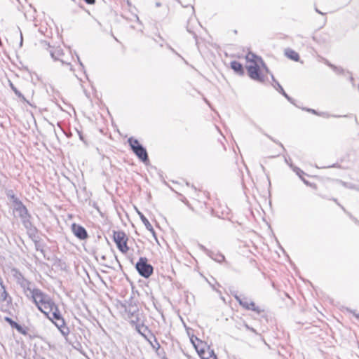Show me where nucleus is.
Segmentation results:
<instances>
[{"instance_id":"1","label":"nucleus","mask_w":359,"mask_h":359,"mask_svg":"<svg viewBox=\"0 0 359 359\" xmlns=\"http://www.w3.org/2000/svg\"><path fill=\"white\" fill-rule=\"evenodd\" d=\"M48 304H43L42 306H39L38 309L58 328L64 337L67 336L70 331L66 325L58 306L55 303L53 299L49 300Z\"/></svg>"},{"instance_id":"2","label":"nucleus","mask_w":359,"mask_h":359,"mask_svg":"<svg viewBox=\"0 0 359 359\" xmlns=\"http://www.w3.org/2000/svg\"><path fill=\"white\" fill-rule=\"evenodd\" d=\"M11 274L16 283L22 287L25 293L29 292L31 294L32 290L35 289L32 287V282L25 278L18 269L12 268L11 269Z\"/></svg>"},{"instance_id":"3","label":"nucleus","mask_w":359,"mask_h":359,"mask_svg":"<svg viewBox=\"0 0 359 359\" xmlns=\"http://www.w3.org/2000/svg\"><path fill=\"white\" fill-rule=\"evenodd\" d=\"M41 44L43 48L49 51L51 57L54 60H59L62 65H70V62L66 59L65 55L60 47L51 48L45 41H41Z\"/></svg>"},{"instance_id":"4","label":"nucleus","mask_w":359,"mask_h":359,"mask_svg":"<svg viewBox=\"0 0 359 359\" xmlns=\"http://www.w3.org/2000/svg\"><path fill=\"white\" fill-rule=\"evenodd\" d=\"M132 151L143 162L149 161L148 154L146 149L139 143V141L133 137H130L128 140Z\"/></svg>"},{"instance_id":"5","label":"nucleus","mask_w":359,"mask_h":359,"mask_svg":"<svg viewBox=\"0 0 359 359\" xmlns=\"http://www.w3.org/2000/svg\"><path fill=\"white\" fill-rule=\"evenodd\" d=\"M135 269L141 276L146 278H149L154 271L153 266L148 264L147 259L143 257L139 259L135 265Z\"/></svg>"},{"instance_id":"6","label":"nucleus","mask_w":359,"mask_h":359,"mask_svg":"<svg viewBox=\"0 0 359 359\" xmlns=\"http://www.w3.org/2000/svg\"><path fill=\"white\" fill-rule=\"evenodd\" d=\"M31 298L33 302L39 309V306H42L43 304H48V301L52 298L47 294L44 293L42 290L39 288H35L32 290Z\"/></svg>"},{"instance_id":"7","label":"nucleus","mask_w":359,"mask_h":359,"mask_svg":"<svg viewBox=\"0 0 359 359\" xmlns=\"http://www.w3.org/2000/svg\"><path fill=\"white\" fill-rule=\"evenodd\" d=\"M113 238L118 249L121 252L126 253L128 251L129 248L127 245L128 237L125 232L122 231H114Z\"/></svg>"},{"instance_id":"8","label":"nucleus","mask_w":359,"mask_h":359,"mask_svg":"<svg viewBox=\"0 0 359 359\" xmlns=\"http://www.w3.org/2000/svg\"><path fill=\"white\" fill-rule=\"evenodd\" d=\"M247 70L249 76L252 79L259 82L264 81V76L260 73L259 67L257 62H255V64L247 66Z\"/></svg>"},{"instance_id":"9","label":"nucleus","mask_w":359,"mask_h":359,"mask_svg":"<svg viewBox=\"0 0 359 359\" xmlns=\"http://www.w3.org/2000/svg\"><path fill=\"white\" fill-rule=\"evenodd\" d=\"M13 213L21 219L27 217H31L27 208L23 205L20 200L19 201H15V203L13 204Z\"/></svg>"},{"instance_id":"10","label":"nucleus","mask_w":359,"mask_h":359,"mask_svg":"<svg viewBox=\"0 0 359 359\" xmlns=\"http://www.w3.org/2000/svg\"><path fill=\"white\" fill-rule=\"evenodd\" d=\"M72 231L74 236L80 240H85L88 237L86 229L83 226L75 223L72 224Z\"/></svg>"},{"instance_id":"11","label":"nucleus","mask_w":359,"mask_h":359,"mask_svg":"<svg viewBox=\"0 0 359 359\" xmlns=\"http://www.w3.org/2000/svg\"><path fill=\"white\" fill-rule=\"evenodd\" d=\"M137 213H138V215H139L142 222L144 224L146 229L148 231H149L152 233L153 236L156 239V232H155L153 226H151V224L149 222V220L146 218V217L141 212L137 211Z\"/></svg>"},{"instance_id":"12","label":"nucleus","mask_w":359,"mask_h":359,"mask_svg":"<svg viewBox=\"0 0 359 359\" xmlns=\"http://www.w3.org/2000/svg\"><path fill=\"white\" fill-rule=\"evenodd\" d=\"M198 353L202 359H217L213 350H210V348H208V351L201 349L198 351Z\"/></svg>"},{"instance_id":"13","label":"nucleus","mask_w":359,"mask_h":359,"mask_svg":"<svg viewBox=\"0 0 359 359\" xmlns=\"http://www.w3.org/2000/svg\"><path fill=\"white\" fill-rule=\"evenodd\" d=\"M271 78L273 82L275 83V85L273 87L276 88L277 91H278L280 94H282L288 101L290 102H292V98L285 93L283 88L281 86V85L275 79L273 74H271Z\"/></svg>"},{"instance_id":"14","label":"nucleus","mask_w":359,"mask_h":359,"mask_svg":"<svg viewBox=\"0 0 359 359\" xmlns=\"http://www.w3.org/2000/svg\"><path fill=\"white\" fill-rule=\"evenodd\" d=\"M231 67L235 72H236L239 75H243L244 74V70L242 65L237 62L233 61L231 62Z\"/></svg>"},{"instance_id":"15","label":"nucleus","mask_w":359,"mask_h":359,"mask_svg":"<svg viewBox=\"0 0 359 359\" xmlns=\"http://www.w3.org/2000/svg\"><path fill=\"white\" fill-rule=\"evenodd\" d=\"M285 54L288 58H290L294 61H299V54L292 49H290V48L285 49Z\"/></svg>"},{"instance_id":"16","label":"nucleus","mask_w":359,"mask_h":359,"mask_svg":"<svg viewBox=\"0 0 359 359\" xmlns=\"http://www.w3.org/2000/svg\"><path fill=\"white\" fill-rule=\"evenodd\" d=\"M235 299L237 300V302L239 303V304L244 308L246 310H248L249 309V304L250 303V300H249L246 297L241 298V297L236 295Z\"/></svg>"},{"instance_id":"17","label":"nucleus","mask_w":359,"mask_h":359,"mask_svg":"<svg viewBox=\"0 0 359 359\" xmlns=\"http://www.w3.org/2000/svg\"><path fill=\"white\" fill-rule=\"evenodd\" d=\"M135 329L139 334H140L145 339H147L145 332H149V330L147 326H144L143 324H138V325H136Z\"/></svg>"},{"instance_id":"18","label":"nucleus","mask_w":359,"mask_h":359,"mask_svg":"<svg viewBox=\"0 0 359 359\" xmlns=\"http://www.w3.org/2000/svg\"><path fill=\"white\" fill-rule=\"evenodd\" d=\"M27 233L32 241H36L38 239H39L38 230L36 228L31 229L29 231H27Z\"/></svg>"},{"instance_id":"19","label":"nucleus","mask_w":359,"mask_h":359,"mask_svg":"<svg viewBox=\"0 0 359 359\" xmlns=\"http://www.w3.org/2000/svg\"><path fill=\"white\" fill-rule=\"evenodd\" d=\"M21 221H22V223L24 227L26 229L27 231H29V229H31L36 228L31 222L30 217L22 219Z\"/></svg>"},{"instance_id":"20","label":"nucleus","mask_w":359,"mask_h":359,"mask_svg":"<svg viewBox=\"0 0 359 359\" xmlns=\"http://www.w3.org/2000/svg\"><path fill=\"white\" fill-rule=\"evenodd\" d=\"M21 221H22V223L24 227L26 229L27 231H29V229H31L36 228L31 222L30 217L22 219Z\"/></svg>"},{"instance_id":"21","label":"nucleus","mask_w":359,"mask_h":359,"mask_svg":"<svg viewBox=\"0 0 359 359\" xmlns=\"http://www.w3.org/2000/svg\"><path fill=\"white\" fill-rule=\"evenodd\" d=\"M9 83L11 88L15 93V94L24 102H27L24 95L16 88V87L13 84V83H11V81H9Z\"/></svg>"},{"instance_id":"22","label":"nucleus","mask_w":359,"mask_h":359,"mask_svg":"<svg viewBox=\"0 0 359 359\" xmlns=\"http://www.w3.org/2000/svg\"><path fill=\"white\" fill-rule=\"evenodd\" d=\"M248 310L253 311L256 312L257 314H260L262 312L264 311L263 309H262L260 307L257 306L254 302H250L249 304V309Z\"/></svg>"},{"instance_id":"23","label":"nucleus","mask_w":359,"mask_h":359,"mask_svg":"<svg viewBox=\"0 0 359 359\" xmlns=\"http://www.w3.org/2000/svg\"><path fill=\"white\" fill-rule=\"evenodd\" d=\"M246 59L248 61L252 62V64H255V62H257L255 59H259L262 62V60L261 58L257 57L255 54H253L252 53H249L246 55Z\"/></svg>"},{"instance_id":"24","label":"nucleus","mask_w":359,"mask_h":359,"mask_svg":"<svg viewBox=\"0 0 359 359\" xmlns=\"http://www.w3.org/2000/svg\"><path fill=\"white\" fill-rule=\"evenodd\" d=\"M6 196H8V198H9L11 199L13 204L15 203V201H20V199L15 196V194H13V191L12 190H8L6 193Z\"/></svg>"},{"instance_id":"25","label":"nucleus","mask_w":359,"mask_h":359,"mask_svg":"<svg viewBox=\"0 0 359 359\" xmlns=\"http://www.w3.org/2000/svg\"><path fill=\"white\" fill-rule=\"evenodd\" d=\"M6 320H7L8 322H10L11 325L13 327H14L15 328H16V329H17V330H18V331H19V332H22V327H21L19 324H18L17 323H15V322L13 321V320H12L11 319H10L9 318H6Z\"/></svg>"},{"instance_id":"26","label":"nucleus","mask_w":359,"mask_h":359,"mask_svg":"<svg viewBox=\"0 0 359 359\" xmlns=\"http://www.w3.org/2000/svg\"><path fill=\"white\" fill-rule=\"evenodd\" d=\"M35 244V248L37 251H40L41 253H43V246L39 243V239H38L36 241H33Z\"/></svg>"},{"instance_id":"27","label":"nucleus","mask_w":359,"mask_h":359,"mask_svg":"<svg viewBox=\"0 0 359 359\" xmlns=\"http://www.w3.org/2000/svg\"><path fill=\"white\" fill-rule=\"evenodd\" d=\"M215 261L218 262H222L224 260V256L222 255H217L216 257H212Z\"/></svg>"},{"instance_id":"28","label":"nucleus","mask_w":359,"mask_h":359,"mask_svg":"<svg viewBox=\"0 0 359 359\" xmlns=\"http://www.w3.org/2000/svg\"><path fill=\"white\" fill-rule=\"evenodd\" d=\"M154 339L155 344H153L151 341H149V343L151 344V345L152 346V347L154 348L158 349L160 348V344H159V343L158 342L156 338L154 336Z\"/></svg>"},{"instance_id":"29","label":"nucleus","mask_w":359,"mask_h":359,"mask_svg":"<svg viewBox=\"0 0 359 359\" xmlns=\"http://www.w3.org/2000/svg\"><path fill=\"white\" fill-rule=\"evenodd\" d=\"M294 170L296 171L297 174L298 175H299L300 177H301V174H304V172L302 170H301L299 168H296Z\"/></svg>"},{"instance_id":"30","label":"nucleus","mask_w":359,"mask_h":359,"mask_svg":"<svg viewBox=\"0 0 359 359\" xmlns=\"http://www.w3.org/2000/svg\"><path fill=\"white\" fill-rule=\"evenodd\" d=\"M332 200H333V201H334V202H335V203H336L339 206H340V207L341 208V209H342L344 211H345V212H346L345 208H344L341 205H340V204L338 203V201H337V200L336 198H333Z\"/></svg>"},{"instance_id":"31","label":"nucleus","mask_w":359,"mask_h":359,"mask_svg":"<svg viewBox=\"0 0 359 359\" xmlns=\"http://www.w3.org/2000/svg\"><path fill=\"white\" fill-rule=\"evenodd\" d=\"M245 327H246L248 330H250V331H252V332H253L256 333L255 330V329H253L252 327H250L249 325H245Z\"/></svg>"},{"instance_id":"32","label":"nucleus","mask_w":359,"mask_h":359,"mask_svg":"<svg viewBox=\"0 0 359 359\" xmlns=\"http://www.w3.org/2000/svg\"><path fill=\"white\" fill-rule=\"evenodd\" d=\"M306 111H309V112H311L314 114H318V113L316 112V111L315 109H307Z\"/></svg>"},{"instance_id":"33","label":"nucleus","mask_w":359,"mask_h":359,"mask_svg":"<svg viewBox=\"0 0 359 359\" xmlns=\"http://www.w3.org/2000/svg\"><path fill=\"white\" fill-rule=\"evenodd\" d=\"M316 11L320 14V15H325V13H323V12H321L320 11H319L317 8H315Z\"/></svg>"},{"instance_id":"34","label":"nucleus","mask_w":359,"mask_h":359,"mask_svg":"<svg viewBox=\"0 0 359 359\" xmlns=\"http://www.w3.org/2000/svg\"><path fill=\"white\" fill-rule=\"evenodd\" d=\"M22 34L20 32V46H22Z\"/></svg>"},{"instance_id":"35","label":"nucleus","mask_w":359,"mask_h":359,"mask_svg":"<svg viewBox=\"0 0 359 359\" xmlns=\"http://www.w3.org/2000/svg\"><path fill=\"white\" fill-rule=\"evenodd\" d=\"M168 48H170V49L173 53H176L175 50L172 48H171L170 46H168Z\"/></svg>"},{"instance_id":"36","label":"nucleus","mask_w":359,"mask_h":359,"mask_svg":"<svg viewBox=\"0 0 359 359\" xmlns=\"http://www.w3.org/2000/svg\"><path fill=\"white\" fill-rule=\"evenodd\" d=\"M330 66L331 67H332L334 70H337V69L336 67H334V66H333V65H330Z\"/></svg>"},{"instance_id":"37","label":"nucleus","mask_w":359,"mask_h":359,"mask_svg":"<svg viewBox=\"0 0 359 359\" xmlns=\"http://www.w3.org/2000/svg\"><path fill=\"white\" fill-rule=\"evenodd\" d=\"M263 66L264 67L266 71L268 72H269V69L268 68L265 66V65L263 63Z\"/></svg>"},{"instance_id":"38","label":"nucleus","mask_w":359,"mask_h":359,"mask_svg":"<svg viewBox=\"0 0 359 359\" xmlns=\"http://www.w3.org/2000/svg\"><path fill=\"white\" fill-rule=\"evenodd\" d=\"M354 315H355V316L358 319H359V313H358V314L354 313Z\"/></svg>"},{"instance_id":"39","label":"nucleus","mask_w":359,"mask_h":359,"mask_svg":"<svg viewBox=\"0 0 359 359\" xmlns=\"http://www.w3.org/2000/svg\"><path fill=\"white\" fill-rule=\"evenodd\" d=\"M212 212V209H210V208H209V209H208V213H211Z\"/></svg>"},{"instance_id":"40","label":"nucleus","mask_w":359,"mask_h":359,"mask_svg":"<svg viewBox=\"0 0 359 359\" xmlns=\"http://www.w3.org/2000/svg\"><path fill=\"white\" fill-rule=\"evenodd\" d=\"M349 188H351V189H355V186L351 185V186H349Z\"/></svg>"},{"instance_id":"41","label":"nucleus","mask_w":359,"mask_h":359,"mask_svg":"<svg viewBox=\"0 0 359 359\" xmlns=\"http://www.w3.org/2000/svg\"><path fill=\"white\" fill-rule=\"evenodd\" d=\"M353 219L355 221V222H358L357 219H355V218H353Z\"/></svg>"}]
</instances>
